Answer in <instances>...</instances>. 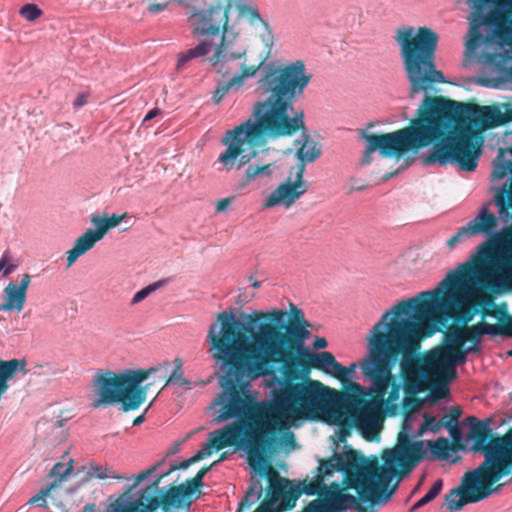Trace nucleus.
Wrapping results in <instances>:
<instances>
[{
	"instance_id": "obj_1",
	"label": "nucleus",
	"mask_w": 512,
	"mask_h": 512,
	"mask_svg": "<svg viewBox=\"0 0 512 512\" xmlns=\"http://www.w3.org/2000/svg\"><path fill=\"white\" fill-rule=\"evenodd\" d=\"M212 358L221 365L222 392L211 404L215 422L235 419L217 429L218 446L244 449L249 464L267 463L278 434L299 425L302 413L298 390L274 382L276 369L244 345L230 327L213 323L207 334Z\"/></svg>"
},
{
	"instance_id": "obj_2",
	"label": "nucleus",
	"mask_w": 512,
	"mask_h": 512,
	"mask_svg": "<svg viewBox=\"0 0 512 512\" xmlns=\"http://www.w3.org/2000/svg\"><path fill=\"white\" fill-rule=\"evenodd\" d=\"M395 40L409 83V95L423 93L418 110L432 149L423 155L424 165L455 164L461 171L473 172L481 156L482 138L478 132L508 123L511 118L498 106L463 103L442 96H431L435 86L446 83L436 68L438 34L427 26L414 30L400 28Z\"/></svg>"
},
{
	"instance_id": "obj_3",
	"label": "nucleus",
	"mask_w": 512,
	"mask_h": 512,
	"mask_svg": "<svg viewBox=\"0 0 512 512\" xmlns=\"http://www.w3.org/2000/svg\"><path fill=\"white\" fill-rule=\"evenodd\" d=\"M312 74L302 60L278 66L263 68L256 84V92L263 98L252 108V119H248L234 129L227 131L222 143L227 149L218 161L227 170L240 169L258 155L255 149L267 139L291 137L302 132V144L296 151L299 163L296 166L295 180L288 177L264 201V208L280 204L290 207L308 189L303 179L306 163L314 162L321 149L306 134L304 112L295 111V102L303 95Z\"/></svg>"
},
{
	"instance_id": "obj_4",
	"label": "nucleus",
	"mask_w": 512,
	"mask_h": 512,
	"mask_svg": "<svg viewBox=\"0 0 512 512\" xmlns=\"http://www.w3.org/2000/svg\"><path fill=\"white\" fill-rule=\"evenodd\" d=\"M511 241L512 229L492 235L469 261L448 272L436 289L402 300L385 312L393 319L416 323L423 339L450 319L468 325L479 311L476 305L491 304L484 289L512 290V248H502Z\"/></svg>"
},
{
	"instance_id": "obj_5",
	"label": "nucleus",
	"mask_w": 512,
	"mask_h": 512,
	"mask_svg": "<svg viewBox=\"0 0 512 512\" xmlns=\"http://www.w3.org/2000/svg\"><path fill=\"white\" fill-rule=\"evenodd\" d=\"M366 340L368 354L360 368L371 382L370 399L363 397L364 390L360 384L350 383L356 394L344 396L343 411H338L335 419L340 426L355 427L366 440L373 441L379 439L385 395L388 393L387 402L391 403L400 397L402 385L392 374L394 364L401 359V373L407 385L419 386L425 380L416 357L423 334L416 323L393 319L390 312H384Z\"/></svg>"
},
{
	"instance_id": "obj_6",
	"label": "nucleus",
	"mask_w": 512,
	"mask_h": 512,
	"mask_svg": "<svg viewBox=\"0 0 512 512\" xmlns=\"http://www.w3.org/2000/svg\"><path fill=\"white\" fill-rule=\"evenodd\" d=\"M290 311L288 324L287 312L278 308L241 313V321L236 320L232 311H223L217 314L216 319L218 325L230 327L244 345L273 367L278 362H284L285 377L291 379L296 375L291 360L304 349L311 325L300 308L291 305Z\"/></svg>"
},
{
	"instance_id": "obj_7",
	"label": "nucleus",
	"mask_w": 512,
	"mask_h": 512,
	"mask_svg": "<svg viewBox=\"0 0 512 512\" xmlns=\"http://www.w3.org/2000/svg\"><path fill=\"white\" fill-rule=\"evenodd\" d=\"M469 426L468 437L473 441L472 450L484 455V461L467 471L460 486L445 496L449 512L463 509L466 504L480 502L498 493L503 484H496L503 477L512 475V427L503 435L493 434L492 420H478L474 416L465 419Z\"/></svg>"
},
{
	"instance_id": "obj_8",
	"label": "nucleus",
	"mask_w": 512,
	"mask_h": 512,
	"mask_svg": "<svg viewBox=\"0 0 512 512\" xmlns=\"http://www.w3.org/2000/svg\"><path fill=\"white\" fill-rule=\"evenodd\" d=\"M173 365L174 368L169 376L158 377L145 385L142 383L152 374L162 370L168 372L171 363L166 361L158 367L127 369L120 373H114L109 369L98 370L92 380L97 397L91 406L97 409L120 403L122 410L128 412L138 409L146 401L149 388L157 381L163 382L161 390L171 384L189 387L190 381L183 376L182 359L175 358Z\"/></svg>"
},
{
	"instance_id": "obj_9",
	"label": "nucleus",
	"mask_w": 512,
	"mask_h": 512,
	"mask_svg": "<svg viewBox=\"0 0 512 512\" xmlns=\"http://www.w3.org/2000/svg\"><path fill=\"white\" fill-rule=\"evenodd\" d=\"M472 10L467 20L469 29L465 37L467 66L473 59L482 64H494L497 52L478 54L481 45L512 46V0H466Z\"/></svg>"
},
{
	"instance_id": "obj_10",
	"label": "nucleus",
	"mask_w": 512,
	"mask_h": 512,
	"mask_svg": "<svg viewBox=\"0 0 512 512\" xmlns=\"http://www.w3.org/2000/svg\"><path fill=\"white\" fill-rule=\"evenodd\" d=\"M278 364H280V369L276 370L274 382L282 388H295V390H298V394H300L301 399L297 402L303 408L300 417H297L299 423L303 420L314 419L327 410L334 390L317 380L308 379L302 381V371L300 368L303 370L315 368L333 377H340L344 372V366L335 359L331 352L311 353L304 347L291 360V365L296 373L291 379L285 377L284 362H278Z\"/></svg>"
},
{
	"instance_id": "obj_11",
	"label": "nucleus",
	"mask_w": 512,
	"mask_h": 512,
	"mask_svg": "<svg viewBox=\"0 0 512 512\" xmlns=\"http://www.w3.org/2000/svg\"><path fill=\"white\" fill-rule=\"evenodd\" d=\"M467 355L460 335L451 326L444 333L443 344L419 359L421 376L433 385L432 394L437 400L449 394L447 383L456 378V367L466 363Z\"/></svg>"
},
{
	"instance_id": "obj_12",
	"label": "nucleus",
	"mask_w": 512,
	"mask_h": 512,
	"mask_svg": "<svg viewBox=\"0 0 512 512\" xmlns=\"http://www.w3.org/2000/svg\"><path fill=\"white\" fill-rule=\"evenodd\" d=\"M366 140L367 146L362 156L361 164L368 165L372 160V153L378 151L382 157H401L406 153L418 152L430 146V139L417 109L416 115L409 122L407 127L390 133L368 134L361 133Z\"/></svg>"
},
{
	"instance_id": "obj_13",
	"label": "nucleus",
	"mask_w": 512,
	"mask_h": 512,
	"mask_svg": "<svg viewBox=\"0 0 512 512\" xmlns=\"http://www.w3.org/2000/svg\"><path fill=\"white\" fill-rule=\"evenodd\" d=\"M264 61L265 59H262L256 65H247L246 49L233 50L232 42L224 35L216 46L214 54L209 58V62L223 76L233 72L235 74L228 81L217 85L212 96L214 103L219 104L229 91L242 89L245 80L254 77L262 68Z\"/></svg>"
},
{
	"instance_id": "obj_14",
	"label": "nucleus",
	"mask_w": 512,
	"mask_h": 512,
	"mask_svg": "<svg viewBox=\"0 0 512 512\" xmlns=\"http://www.w3.org/2000/svg\"><path fill=\"white\" fill-rule=\"evenodd\" d=\"M185 9L187 22L194 36L228 37L230 4L222 0H170Z\"/></svg>"
},
{
	"instance_id": "obj_15",
	"label": "nucleus",
	"mask_w": 512,
	"mask_h": 512,
	"mask_svg": "<svg viewBox=\"0 0 512 512\" xmlns=\"http://www.w3.org/2000/svg\"><path fill=\"white\" fill-rule=\"evenodd\" d=\"M490 203H485L479 210L474 219L469 221L465 226L461 227L458 232L447 240V246L452 249L463 237L474 235H488L489 239L492 235L498 234L495 232L498 227V217L489 210ZM508 228H506L507 230ZM501 231L500 233H503ZM503 249L512 248V241L502 246Z\"/></svg>"
},
{
	"instance_id": "obj_16",
	"label": "nucleus",
	"mask_w": 512,
	"mask_h": 512,
	"mask_svg": "<svg viewBox=\"0 0 512 512\" xmlns=\"http://www.w3.org/2000/svg\"><path fill=\"white\" fill-rule=\"evenodd\" d=\"M463 345L470 342L471 345L465 347V350L470 353H479L481 351V340L484 334L490 336H503L509 338V333L503 317H500V323L490 324L484 320L475 325H455L453 326Z\"/></svg>"
},
{
	"instance_id": "obj_17",
	"label": "nucleus",
	"mask_w": 512,
	"mask_h": 512,
	"mask_svg": "<svg viewBox=\"0 0 512 512\" xmlns=\"http://www.w3.org/2000/svg\"><path fill=\"white\" fill-rule=\"evenodd\" d=\"M30 282L31 276L28 273L22 275L19 284L10 282L3 290L0 311H16L20 313L23 310L26 303L27 291Z\"/></svg>"
},
{
	"instance_id": "obj_18",
	"label": "nucleus",
	"mask_w": 512,
	"mask_h": 512,
	"mask_svg": "<svg viewBox=\"0 0 512 512\" xmlns=\"http://www.w3.org/2000/svg\"><path fill=\"white\" fill-rule=\"evenodd\" d=\"M213 464L202 467L196 475L188 479L184 484H181L177 487H172L170 491L162 497L163 506L171 505L175 502L176 499H179L183 496H190L196 490H199L203 486V478L208 473V471L212 468Z\"/></svg>"
},
{
	"instance_id": "obj_19",
	"label": "nucleus",
	"mask_w": 512,
	"mask_h": 512,
	"mask_svg": "<svg viewBox=\"0 0 512 512\" xmlns=\"http://www.w3.org/2000/svg\"><path fill=\"white\" fill-rule=\"evenodd\" d=\"M102 239L103 236L97 229H88L76 239L73 248L67 251V266L70 267L81 255L92 249Z\"/></svg>"
},
{
	"instance_id": "obj_20",
	"label": "nucleus",
	"mask_w": 512,
	"mask_h": 512,
	"mask_svg": "<svg viewBox=\"0 0 512 512\" xmlns=\"http://www.w3.org/2000/svg\"><path fill=\"white\" fill-rule=\"evenodd\" d=\"M236 8L239 16L247 19L252 25L260 22L263 23L266 33L262 35V41L265 43L266 47L270 49L274 43V36L268 23L262 20L258 9L244 3H238Z\"/></svg>"
},
{
	"instance_id": "obj_21",
	"label": "nucleus",
	"mask_w": 512,
	"mask_h": 512,
	"mask_svg": "<svg viewBox=\"0 0 512 512\" xmlns=\"http://www.w3.org/2000/svg\"><path fill=\"white\" fill-rule=\"evenodd\" d=\"M494 203L498 208L499 217L507 222L512 218V181L509 186H501L495 196Z\"/></svg>"
},
{
	"instance_id": "obj_22",
	"label": "nucleus",
	"mask_w": 512,
	"mask_h": 512,
	"mask_svg": "<svg viewBox=\"0 0 512 512\" xmlns=\"http://www.w3.org/2000/svg\"><path fill=\"white\" fill-rule=\"evenodd\" d=\"M126 216L127 213H123L122 215L112 214L111 216H99L93 214L91 216V223L104 237L110 229L118 226L125 219Z\"/></svg>"
},
{
	"instance_id": "obj_23",
	"label": "nucleus",
	"mask_w": 512,
	"mask_h": 512,
	"mask_svg": "<svg viewBox=\"0 0 512 512\" xmlns=\"http://www.w3.org/2000/svg\"><path fill=\"white\" fill-rule=\"evenodd\" d=\"M263 485L261 479L253 480L247 489L244 498L239 504L237 512H243L249 509L253 504L259 501L262 497Z\"/></svg>"
},
{
	"instance_id": "obj_24",
	"label": "nucleus",
	"mask_w": 512,
	"mask_h": 512,
	"mask_svg": "<svg viewBox=\"0 0 512 512\" xmlns=\"http://www.w3.org/2000/svg\"><path fill=\"white\" fill-rule=\"evenodd\" d=\"M211 47H212V43L211 42H209L207 40H202L194 48H191V49H188V50H186L184 52H181L178 55L177 68L180 69L188 61H190V60H192L194 58L206 56L210 52Z\"/></svg>"
},
{
	"instance_id": "obj_25",
	"label": "nucleus",
	"mask_w": 512,
	"mask_h": 512,
	"mask_svg": "<svg viewBox=\"0 0 512 512\" xmlns=\"http://www.w3.org/2000/svg\"><path fill=\"white\" fill-rule=\"evenodd\" d=\"M428 448L432 454V458L446 460L449 457V451L452 446L449 440L445 437H439L435 441H428Z\"/></svg>"
},
{
	"instance_id": "obj_26",
	"label": "nucleus",
	"mask_w": 512,
	"mask_h": 512,
	"mask_svg": "<svg viewBox=\"0 0 512 512\" xmlns=\"http://www.w3.org/2000/svg\"><path fill=\"white\" fill-rule=\"evenodd\" d=\"M72 471L73 460H69L66 464L60 462L55 464L50 472V476L54 477V480L50 484H55V489L58 488Z\"/></svg>"
},
{
	"instance_id": "obj_27",
	"label": "nucleus",
	"mask_w": 512,
	"mask_h": 512,
	"mask_svg": "<svg viewBox=\"0 0 512 512\" xmlns=\"http://www.w3.org/2000/svg\"><path fill=\"white\" fill-rule=\"evenodd\" d=\"M217 438H218V436H217L216 430H214L213 432H211L209 434V439H208V442L206 443L205 447H203L201 450H199L195 454V457H197V461H200V460L208 457L209 455H211L213 449L216 451H220L227 447V446H222V447L218 446V443L216 442Z\"/></svg>"
},
{
	"instance_id": "obj_28",
	"label": "nucleus",
	"mask_w": 512,
	"mask_h": 512,
	"mask_svg": "<svg viewBox=\"0 0 512 512\" xmlns=\"http://www.w3.org/2000/svg\"><path fill=\"white\" fill-rule=\"evenodd\" d=\"M19 15L29 22H33L43 15V11L33 3L23 5L19 10Z\"/></svg>"
},
{
	"instance_id": "obj_29",
	"label": "nucleus",
	"mask_w": 512,
	"mask_h": 512,
	"mask_svg": "<svg viewBox=\"0 0 512 512\" xmlns=\"http://www.w3.org/2000/svg\"><path fill=\"white\" fill-rule=\"evenodd\" d=\"M270 164H266V165H250L246 171H245V176H246V180L248 182H251L253 181L256 177L260 176V175H266V176H269L271 174V171H270Z\"/></svg>"
},
{
	"instance_id": "obj_30",
	"label": "nucleus",
	"mask_w": 512,
	"mask_h": 512,
	"mask_svg": "<svg viewBox=\"0 0 512 512\" xmlns=\"http://www.w3.org/2000/svg\"><path fill=\"white\" fill-rule=\"evenodd\" d=\"M162 286V282L158 281L155 283H152L145 288L139 290L136 292L131 300V305H136L146 299L151 293L156 291L159 287Z\"/></svg>"
},
{
	"instance_id": "obj_31",
	"label": "nucleus",
	"mask_w": 512,
	"mask_h": 512,
	"mask_svg": "<svg viewBox=\"0 0 512 512\" xmlns=\"http://www.w3.org/2000/svg\"><path fill=\"white\" fill-rule=\"evenodd\" d=\"M55 489V484H49L45 489L41 490L38 494L33 496L28 503L38 504L39 506H46L45 498L48 497Z\"/></svg>"
},
{
	"instance_id": "obj_32",
	"label": "nucleus",
	"mask_w": 512,
	"mask_h": 512,
	"mask_svg": "<svg viewBox=\"0 0 512 512\" xmlns=\"http://www.w3.org/2000/svg\"><path fill=\"white\" fill-rule=\"evenodd\" d=\"M479 305H476L478 307ZM482 309L480 310V314L482 318H486L488 316L497 317L500 320V317H503V312H507L505 309H496L491 308L493 306V302L491 301V304L484 303L480 305Z\"/></svg>"
},
{
	"instance_id": "obj_33",
	"label": "nucleus",
	"mask_w": 512,
	"mask_h": 512,
	"mask_svg": "<svg viewBox=\"0 0 512 512\" xmlns=\"http://www.w3.org/2000/svg\"><path fill=\"white\" fill-rule=\"evenodd\" d=\"M357 368V365L355 363H351L349 367H344V372L343 374L340 375V377H336L337 379H339L344 385L347 384V387L348 389L351 391L350 394H356L351 388H350V375L351 373L355 372ZM347 393H345L343 395V397L346 395Z\"/></svg>"
},
{
	"instance_id": "obj_34",
	"label": "nucleus",
	"mask_w": 512,
	"mask_h": 512,
	"mask_svg": "<svg viewBox=\"0 0 512 512\" xmlns=\"http://www.w3.org/2000/svg\"><path fill=\"white\" fill-rule=\"evenodd\" d=\"M437 424H439V421H437L434 416L425 415L424 422L419 429V435H421L426 430H430L433 433L438 432L440 429H435V425Z\"/></svg>"
},
{
	"instance_id": "obj_35",
	"label": "nucleus",
	"mask_w": 512,
	"mask_h": 512,
	"mask_svg": "<svg viewBox=\"0 0 512 512\" xmlns=\"http://www.w3.org/2000/svg\"><path fill=\"white\" fill-rule=\"evenodd\" d=\"M9 255L8 253H4L0 259V272H3V276H8L11 274L16 266L13 264H8Z\"/></svg>"
},
{
	"instance_id": "obj_36",
	"label": "nucleus",
	"mask_w": 512,
	"mask_h": 512,
	"mask_svg": "<svg viewBox=\"0 0 512 512\" xmlns=\"http://www.w3.org/2000/svg\"><path fill=\"white\" fill-rule=\"evenodd\" d=\"M510 166H511V164L508 163V164H500L497 167H495L493 170V173H492L493 178L497 179V180L504 178L508 174Z\"/></svg>"
},
{
	"instance_id": "obj_37",
	"label": "nucleus",
	"mask_w": 512,
	"mask_h": 512,
	"mask_svg": "<svg viewBox=\"0 0 512 512\" xmlns=\"http://www.w3.org/2000/svg\"><path fill=\"white\" fill-rule=\"evenodd\" d=\"M233 197L222 198L216 203V212L220 213L227 209V207L232 203Z\"/></svg>"
},
{
	"instance_id": "obj_38",
	"label": "nucleus",
	"mask_w": 512,
	"mask_h": 512,
	"mask_svg": "<svg viewBox=\"0 0 512 512\" xmlns=\"http://www.w3.org/2000/svg\"><path fill=\"white\" fill-rule=\"evenodd\" d=\"M457 422L452 420L450 416L445 414L441 420L439 421V424L435 425V429H440L441 427L449 428L453 425H456Z\"/></svg>"
},
{
	"instance_id": "obj_39",
	"label": "nucleus",
	"mask_w": 512,
	"mask_h": 512,
	"mask_svg": "<svg viewBox=\"0 0 512 512\" xmlns=\"http://www.w3.org/2000/svg\"><path fill=\"white\" fill-rule=\"evenodd\" d=\"M443 487V481L441 479H438L434 482L428 493L435 499L441 492Z\"/></svg>"
},
{
	"instance_id": "obj_40",
	"label": "nucleus",
	"mask_w": 512,
	"mask_h": 512,
	"mask_svg": "<svg viewBox=\"0 0 512 512\" xmlns=\"http://www.w3.org/2000/svg\"><path fill=\"white\" fill-rule=\"evenodd\" d=\"M168 4H169V2H167V3H151L148 6V11L153 14L162 12L168 7Z\"/></svg>"
},
{
	"instance_id": "obj_41",
	"label": "nucleus",
	"mask_w": 512,
	"mask_h": 512,
	"mask_svg": "<svg viewBox=\"0 0 512 512\" xmlns=\"http://www.w3.org/2000/svg\"><path fill=\"white\" fill-rule=\"evenodd\" d=\"M447 429L449 430V433H450V435H451V437H452L454 442L460 441L462 433H461V430H460L458 424L453 425V426H451V427H449Z\"/></svg>"
},
{
	"instance_id": "obj_42",
	"label": "nucleus",
	"mask_w": 512,
	"mask_h": 512,
	"mask_svg": "<svg viewBox=\"0 0 512 512\" xmlns=\"http://www.w3.org/2000/svg\"><path fill=\"white\" fill-rule=\"evenodd\" d=\"M255 297V294H247L246 292L241 293L238 295L237 304L244 305L249 303L253 298Z\"/></svg>"
},
{
	"instance_id": "obj_43",
	"label": "nucleus",
	"mask_w": 512,
	"mask_h": 512,
	"mask_svg": "<svg viewBox=\"0 0 512 512\" xmlns=\"http://www.w3.org/2000/svg\"><path fill=\"white\" fill-rule=\"evenodd\" d=\"M87 103V95L85 93L78 94L74 100V108H80Z\"/></svg>"
},
{
	"instance_id": "obj_44",
	"label": "nucleus",
	"mask_w": 512,
	"mask_h": 512,
	"mask_svg": "<svg viewBox=\"0 0 512 512\" xmlns=\"http://www.w3.org/2000/svg\"><path fill=\"white\" fill-rule=\"evenodd\" d=\"M462 414V410L459 406H454L450 409V412L449 414H447L448 416H450V418L454 421H458V419L460 418Z\"/></svg>"
},
{
	"instance_id": "obj_45",
	"label": "nucleus",
	"mask_w": 512,
	"mask_h": 512,
	"mask_svg": "<svg viewBox=\"0 0 512 512\" xmlns=\"http://www.w3.org/2000/svg\"><path fill=\"white\" fill-rule=\"evenodd\" d=\"M503 315L509 333V338H512V315L508 314L507 312H503Z\"/></svg>"
},
{
	"instance_id": "obj_46",
	"label": "nucleus",
	"mask_w": 512,
	"mask_h": 512,
	"mask_svg": "<svg viewBox=\"0 0 512 512\" xmlns=\"http://www.w3.org/2000/svg\"><path fill=\"white\" fill-rule=\"evenodd\" d=\"M328 346V342L323 337H317L313 343L315 349H324Z\"/></svg>"
},
{
	"instance_id": "obj_47",
	"label": "nucleus",
	"mask_w": 512,
	"mask_h": 512,
	"mask_svg": "<svg viewBox=\"0 0 512 512\" xmlns=\"http://www.w3.org/2000/svg\"><path fill=\"white\" fill-rule=\"evenodd\" d=\"M154 468L148 469L146 471H142L136 476V481L132 487L137 486L140 482H142L152 471Z\"/></svg>"
},
{
	"instance_id": "obj_48",
	"label": "nucleus",
	"mask_w": 512,
	"mask_h": 512,
	"mask_svg": "<svg viewBox=\"0 0 512 512\" xmlns=\"http://www.w3.org/2000/svg\"><path fill=\"white\" fill-rule=\"evenodd\" d=\"M161 113H162V111H161V109H159V108H154V109L150 110V111L146 114V116H145V118H144V122H145V121H149V120H151V119L155 118L156 116L160 115Z\"/></svg>"
},
{
	"instance_id": "obj_49",
	"label": "nucleus",
	"mask_w": 512,
	"mask_h": 512,
	"mask_svg": "<svg viewBox=\"0 0 512 512\" xmlns=\"http://www.w3.org/2000/svg\"><path fill=\"white\" fill-rule=\"evenodd\" d=\"M196 462H198V461H197V457H195V455H194V456H192L191 458H189V459H187V460L183 461V462L179 465V467H178V468H180V469H186V468H188L190 465H192V464H194V463H196Z\"/></svg>"
},
{
	"instance_id": "obj_50",
	"label": "nucleus",
	"mask_w": 512,
	"mask_h": 512,
	"mask_svg": "<svg viewBox=\"0 0 512 512\" xmlns=\"http://www.w3.org/2000/svg\"><path fill=\"white\" fill-rule=\"evenodd\" d=\"M96 472H97V476L100 478V479H105L107 477H109L110 475L107 473L108 472V469L105 468L103 471L101 470L100 467H97L96 468Z\"/></svg>"
},
{
	"instance_id": "obj_51",
	"label": "nucleus",
	"mask_w": 512,
	"mask_h": 512,
	"mask_svg": "<svg viewBox=\"0 0 512 512\" xmlns=\"http://www.w3.org/2000/svg\"><path fill=\"white\" fill-rule=\"evenodd\" d=\"M248 280H249V282H251V285H252V287H253L254 289H259V288L261 287V282H260V281H258L257 279H255V278L253 277V275H250V276L248 277Z\"/></svg>"
},
{
	"instance_id": "obj_52",
	"label": "nucleus",
	"mask_w": 512,
	"mask_h": 512,
	"mask_svg": "<svg viewBox=\"0 0 512 512\" xmlns=\"http://www.w3.org/2000/svg\"><path fill=\"white\" fill-rule=\"evenodd\" d=\"M145 421V413L137 416L134 420H133V425L134 426H138L140 424H142L143 422Z\"/></svg>"
},
{
	"instance_id": "obj_53",
	"label": "nucleus",
	"mask_w": 512,
	"mask_h": 512,
	"mask_svg": "<svg viewBox=\"0 0 512 512\" xmlns=\"http://www.w3.org/2000/svg\"><path fill=\"white\" fill-rule=\"evenodd\" d=\"M423 503L421 502V500L419 499L411 508H410V512H414L416 511L417 509L423 507Z\"/></svg>"
},
{
	"instance_id": "obj_54",
	"label": "nucleus",
	"mask_w": 512,
	"mask_h": 512,
	"mask_svg": "<svg viewBox=\"0 0 512 512\" xmlns=\"http://www.w3.org/2000/svg\"><path fill=\"white\" fill-rule=\"evenodd\" d=\"M225 457H226V454H225V453H223V454L220 456V458H219L217 461H215L214 463H212V464H213V465H215L216 463H219V462L223 461V460L225 459Z\"/></svg>"
},
{
	"instance_id": "obj_55",
	"label": "nucleus",
	"mask_w": 512,
	"mask_h": 512,
	"mask_svg": "<svg viewBox=\"0 0 512 512\" xmlns=\"http://www.w3.org/2000/svg\"><path fill=\"white\" fill-rule=\"evenodd\" d=\"M424 497L430 502L434 500L433 497H431V495L428 492L424 495Z\"/></svg>"
},
{
	"instance_id": "obj_56",
	"label": "nucleus",
	"mask_w": 512,
	"mask_h": 512,
	"mask_svg": "<svg viewBox=\"0 0 512 512\" xmlns=\"http://www.w3.org/2000/svg\"><path fill=\"white\" fill-rule=\"evenodd\" d=\"M420 500H421V502L423 503L424 506L426 504L430 503V501H428L424 496Z\"/></svg>"
},
{
	"instance_id": "obj_57",
	"label": "nucleus",
	"mask_w": 512,
	"mask_h": 512,
	"mask_svg": "<svg viewBox=\"0 0 512 512\" xmlns=\"http://www.w3.org/2000/svg\"><path fill=\"white\" fill-rule=\"evenodd\" d=\"M287 435H288L289 438L294 439V434L293 433L289 432Z\"/></svg>"
},
{
	"instance_id": "obj_58",
	"label": "nucleus",
	"mask_w": 512,
	"mask_h": 512,
	"mask_svg": "<svg viewBox=\"0 0 512 512\" xmlns=\"http://www.w3.org/2000/svg\"><path fill=\"white\" fill-rule=\"evenodd\" d=\"M341 433H342V437H343V438H344V437H345V435L347 434V432H345L343 428L341 429Z\"/></svg>"
},
{
	"instance_id": "obj_59",
	"label": "nucleus",
	"mask_w": 512,
	"mask_h": 512,
	"mask_svg": "<svg viewBox=\"0 0 512 512\" xmlns=\"http://www.w3.org/2000/svg\"><path fill=\"white\" fill-rule=\"evenodd\" d=\"M507 356L511 357L512 356V349L510 351L507 352Z\"/></svg>"
}]
</instances>
